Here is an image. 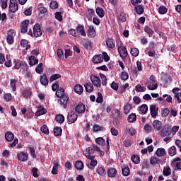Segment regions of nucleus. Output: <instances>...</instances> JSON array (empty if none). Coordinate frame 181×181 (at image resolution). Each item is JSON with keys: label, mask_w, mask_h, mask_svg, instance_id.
<instances>
[{"label": "nucleus", "mask_w": 181, "mask_h": 181, "mask_svg": "<svg viewBox=\"0 0 181 181\" xmlns=\"http://www.w3.org/2000/svg\"><path fill=\"white\" fill-rule=\"evenodd\" d=\"M56 95L60 98L59 101L61 105H63L64 108H66L67 107V103H69V96L64 94V88H60L57 89Z\"/></svg>", "instance_id": "nucleus-1"}, {"label": "nucleus", "mask_w": 181, "mask_h": 181, "mask_svg": "<svg viewBox=\"0 0 181 181\" xmlns=\"http://www.w3.org/2000/svg\"><path fill=\"white\" fill-rule=\"evenodd\" d=\"M42 29L40 28V25L39 23H36L33 27V33H32V30L30 29L28 34L31 36H34V37H40L42 36Z\"/></svg>", "instance_id": "nucleus-2"}, {"label": "nucleus", "mask_w": 181, "mask_h": 181, "mask_svg": "<svg viewBox=\"0 0 181 181\" xmlns=\"http://www.w3.org/2000/svg\"><path fill=\"white\" fill-rule=\"evenodd\" d=\"M149 82L148 83V90H156L158 88V82L156 81V77L155 76L151 75L149 78Z\"/></svg>", "instance_id": "nucleus-3"}, {"label": "nucleus", "mask_w": 181, "mask_h": 181, "mask_svg": "<svg viewBox=\"0 0 181 181\" xmlns=\"http://www.w3.org/2000/svg\"><path fill=\"white\" fill-rule=\"evenodd\" d=\"M90 81L97 88H101V79L95 75L90 76Z\"/></svg>", "instance_id": "nucleus-4"}, {"label": "nucleus", "mask_w": 181, "mask_h": 181, "mask_svg": "<svg viewBox=\"0 0 181 181\" xmlns=\"http://www.w3.org/2000/svg\"><path fill=\"white\" fill-rule=\"evenodd\" d=\"M77 118H78V116L76 112H70L67 117L68 124H74L77 121Z\"/></svg>", "instance_id": "nucleus-5"}, {"label": "nucleus", "mask_w": 181, "mask_h": 181, "mask_svg": "<svg viewBox=\"0 0 181 181\" xmlns=\"http://www.w3.org/2000/svg\"><path fill=\"white\" fill-rule=\"evenodd\" d=\"M117 50L122 59H125V57L128 56V51H127V47H125V46L124 45L119 46L117 48Z\"/></svg>", "instance_id": "nucleus-6"}, {"label": "nucleus", "mask_w": 181, "mask_h": 181, "mask_svg": "<svg viewBox=\"0 0 181 181\" xmlns=\"http://www.w3.org/2000/svg\"><path fill=\"white\" fill-rule=\"evenodd\" d=\"M89 160H90V164H87V166L88 169H91L92 170H94L95 168V166H97L98 162L97 161V159H95V156L89 157Z\"/></svg>", "instance_id": "nucleus-7"}, {"label": "nucleus", "mask_w": 181, "mask_h": 181, "mask_svg": "<svg viewBox=\"0 0 181 181\" xmlns=\"http://www.w3.org/2000/svg\"><path fill=\"white\" fill-rule=\"evenodd\" d=\"M173 93H174V97L175 99H177V103H181V93H180V88H175L173 89Z\"/></svg>", "instance_id": "nucleus-8"}, {"label": "nucleus", "mask_w": 181, "mask_h": 181, "mask_svg": "<svg viewBox=\"0 0 181 181\" xmlns=\"http://www.w3.org/2000/svg\"><path fill=\"white\" fill-rule=\"evenodd\" d=\"M9 9L12 13H15L18 11V3H16V0H10Z\"/></svg>", "instance_id": "nucleus-9"}, {"label": "nucleus", "mask_w": 181, "mask_h": 181, "mask_svg": "<svg viewBox=\"0 0 181 181\" xmlns=\"http://www.w3.org/2000/svg\"><path fill=\"white\" fill-rule=\"evenodd\" d=\"M17 156L18 160H21V162H26V160H28V158H29L28 153L25 152H20Z\"/></svg>", "instance_id": "nucleus-10"}, {"label": "nucleus", "mask_w": 181, "mask_h": 181, "mask_svg": "<svg viewBox=\"0 0 181 181\" xmlns=\"http://www.w3.org/2000/svg\"><path fill=\"white\" fill-rule=\"evenodd\" d=\"M75 111L78 112V114H83L86 112V105H84L83 103H79L78 105H76Z\"/></svg>", "instance_id": "nucleus-11"}, {"label": "nucleus", "mask_w": 181, "mask_h": 181, "mask_svg": "<svg viewBox=\"0 0 181 181\" xmlns=\"http://www.w3.org/2000/svg\"><path fill=\"white\" fill-rule=\"evenodd\" d=\"M158 107L155 105H152L150 106V111H151V115L153 118H156V117L158 115Z\"/></svg>", "instance_id": "nucleus-12"}, {"label": "nucleus", "mask_w": 181, "mask_h": 181, "mask_svg": "<svg viewBox=\"0 0 181 181\" xmlns=\"http://www.w3.org/2000/svg\"><path fill=\"white\" fill-rule=\"evenodd\" d=\"M104 62V57L102 54L95 55L93 57V63L95 64H98V63H102Z\"/></svg>", "instance_id": "nucleus-13"}, {"label": "nucleus", "mask_w": 181, "mask_h": 181, "mask_svg": "<svg viewBox=\"0 0 181 181\" xmlns=\"http://www.w3.org/2000/svg\"><path fill=\"white\" fill-rule=\"evenodd\" d=\"M28 25H29L28 20H25L24 21L22 22L21 27L22 33H26L28 32Z\"/></svg>", "instance_id": "nucleus-14"}, {"label": "nucleus", "mask_w": 181, "mask_h": 181, "mask_svg": "<svg viewBox=\"0 0 181 181\" xmlns=\"http://www.w3.org/2000/svg\"><path fill=\"white\" fill-rule=\"evenodd\" d=\"M153 127L156 131H160V129H162V122L159 120H154L153 122Z\"/></svg>", "instance_id": "nucleus-15"}, {"label": "nucleus", "mask_w": 181, "mask_h": 181, "mask_svg": "<svg viewBox=\"0 0 181 181\" xmlns=\"http://www.w3.org/2000/svg\"><path fill=\"white\" fill-rule=\"evenodd\" d=\"M40 81L42 86H47L49 84V80L47 79V76H46L45 74L40 76Z\"/></svg>", "instance_id": "nucleus-16"}, {"label": "nucleus", "mask_w": 181, "mask_h": 181, "mask_svg": "<svg viewBox=\"0 0 181 181\" xmlns=\"http://www.w3.org/2000/svg\"><path fill=\"white\" fill-rule=\"evenodd\" d=\"M38 12H39V16L42 18L40 15H45L47 12V8L45 6H43L42 4L38 5L37 6Z\"/></svg>", "instance_id": "nucleus-17"}, {"label": "nucleus", "mask_w": 181, "mask_h": 181, "mask_svg": "<svg viewBox=\"0 0 181 181\" xmlns=\"http://www.w3.org/2000/svg\"><path fill=\"white\" fill-rule=\"evenodd\" d=\"M106 45L109 49H114L115 47V40L112 38H109L106 40Z\"/></svg>", "instance_id": "nucleus-18"}, {"label": "nucleus", "mask_w": 181, "mask_h": 181, "mask_svg": "<svg viewBox=\"0 0 181 181\" xmlns=\"http://www.w3.org/2000/svg\"><path fill=\"white\" fill-rule=\"evenodd\" d=\"M88 37L90 39L93 37H95V30H94V27L90 26L88 30Z\"/></svg>", "instance_id": "nucleus-19"}, {"label": "nucleus", "mask_w": 181, "mask_h": 181, "mask_svg": "<svg viewBox=\"0 0 181 181\" xmlns=\"http://www.w3.org/2000/svg\"><path fill=\"white\" fill-rule=\"evenodd\" d=\"M156 155L158 157V158H162V156H165V155H166V151L165 150V148H158L156 153Z\"/></svg>", "instance_id": "nucleus-20"}, {"label": "nucleus", "mask_w": 181, "mask_h": 181, "mask_svg": "<svg viewBox=\"0 0 181 181\" xmlns=\"http://www.w3.org/2000/svg\"><path fill=\"white\" fill-rule=\"evenodd\" d=\"M47 110L42 107H38L37 110L35 112L36 117H40V115H43L46 114Z\"/></svg>", "instance_id": "nucleus-21"}, {"label": "nucleus", "mask_w": 181, "mask_h": 181, "mask_svg": "<svg viewBox=\"0 0 181 181\" xmlns=\"http://www.w3.org/2000/svg\"><path fill=\"white\" fill-rule=\"evenodd\" d=\"M59 169V160L54 161V165L52 168V175H57Z\"/></svg>", "instance_id": "nucleus-22"}, {"label": "nucleus", "mask_w": 181, "mask_h": 181, "mask_svg": "<svg viewBox=\"0 0 181 181\" xmlns=\"http://www.w3.org/2000/svg\"><path fill=\"white\" fill-rule=\"evenodd\" d=\"M107 175L109 177H115V175H117V170L114 168H110L107 170Z\"/></svg>", "instance_id": "nucleus-23"}, {"label": "nucleus", "mask_w": 181, "mask_h": 181, "mask_svg": "<svg viewBox=\"0 0 181 181\" xmlns=\"http://www.w3.org/2000/svg\"><path fill=\"white\" fill-rule=\"evenodd\" d=\"M29 64L30 66H35V64H37L39 63V60L36 59L35 56L29 57Z\"/></svg>", "instance_id": "nucleus-24"}, {"label": "nucleus", "mask_w": 181, "mask_h": 181, "mask_svg": "<svg viewBox=\"0 0 181 181\" xmlns=\"http://www.w3.org/2000/svg\"><path fill=\"white\" fill-rule=\"evenodd\" d=\"M96 172L100 176H105V175H107V170L103 167H98Z\"/></svg>", "instance_id": "nucleus-25"}, {"label": "nucleus", "mask_w": 181, "mask_h": 181, "mask_svg": "<svg viewBox=\"0 0 181 181\" xmlns=\"http://www.w3.org/2000/svg\"><path fill=\"white\" fill-rule=\"evenodd\" d=\"M131 110H132V104L126 103L124 106V114H129V112H131Z\"/></svg>", "instance_id": "nucleus-26"}, {"label": "nucleus", "mask_w": 181, "mask_h": 181, "mask_svg": "<svg viewBox=\"0 0 181 181\" xmlns=\"http://www.w3.org/2000/svg\"><path fill=\"white\" fill-rule=\"evenodd\" d=\"M5 138L6 139V141H8V142H11V141H13V138H15V136H13V134H12V132H7L5 134Z\"/></svg>", "instance_id": "nucleus-27"}, {"label": "nucleus", "mask_w": 181, "mask_h": 181, "mask_svg": "<svg viewBox=\"0 0 181 181\" xmlns=\"http://www.w3.org/2000/svg\"><path fill=\"white\" fill-rule=\"evenodd\" d=\"M74 90L76 94H83V86L80 84H77L74 86Z\"/></svg>", "instance_id": "nucleus-28"}, {"label": "nucleus", "mask_w": 181, "mask_h": 181, "mask_svg": "<svg viewBox=\"0 0 181 181\" xmlns=\"http://www.w3.org/2000/svg\"><path fill=\"white\" fill-rule=\"evenodd\" d=\"M163 176H170L172 175V170L170 167H164L163 170Z\"/></svg>", "instance_id": "nucleus-29"}, {"label": "nucleus", "mask_w": 181, "mask_h": 181, "mask_svg": "<svg viewBox=\"0 0 181 181\" xmlns=\"http://www.w3.org/2000/svg\"><path fill=\"white\" fill-rule=\"evenodd\" d=\"M161 160L156 157H151L150 159L151 165H160Z\"/></svg>", "instance_id": "nucleus-30"}, {"label": "nucleus", "mask_w": 181, "mask_h": 181, "mask_svg": "<svg viewBox=\"0 0 181 181\" xmlns=\"http://www.w3.org/2000/svg\"><path fill=\"white\" fill-rule=\"evenodd\" d=\"M139 110L140 112L144 115L148 112V105L143 104L139 107Z\"/></svg>", "instance_id": "nucleus-31"}, {"label": "nucleus", "mask_w": 181, "mask_h": 181, "mask_svg": "<svg viewBox=\"0 0 181 181\" xmlns=\"http://www.w3.org/2000/svg\"><path fill=\"white\" fill-rule=\"evenodd\" d=\"M76 30H77V32L81 33V36H87V34L86 33V30H84V26H83V25L77 26Z\"/></svg>", "instance_id": "nucleus-32"}, {"label": "nucleus", "mask_w": 181, "mask_h": 181, "mask_svg": "<svg viewBox=\"0 0 181 181\" xmlns=\"http://www.w3.org/2000/svg\"><path fill=\"white\" fill-rule=\"evenodd\" d=\"M86 91H87V93H91V91H93V90H94V86H93V84H91V83H86L84 85Z\"/></svg>", "instance_id": "nucleus-33"}, {"label": "nucleus", "mask_w": 181, "mask_h": 181, "mask_svg": "<svg viewBox=\"0 0 181 181\" xmlns=\"http://www.w3.org/2000/svg\"><path fill=\"white\" fill-rule=\"evenodd\" d=\"M93 151V148H91L90 147H88L84 153L86 158H87L88 159L90 157L94 156H91Z\"/></svg>", "instance_id": "nucleus-34"}, {"label": "nucleus", "mask_w": 181, "mask_h": 181, "mask_svg": "<svg viewBox=\"0 0 181 181\" xmlns=\"http://www.w3.org/2000/svg\"><path fill=\"white\" fill-rule=\"evenodd\" d=\"M55 121L59 124H63L64 122V116L63 115H57L55 117Z\"/></svg>", "instance_id": "nucleus-35"}, {"label": "nucleus", "mask_w": 181, "mask_h": 181, "mask_svg": "<svg viewBox=\"0 0 181 181\" xmlns=\"http://www.w3.org/2000/svg\"><path fill=\"white\" fill-rule=\"evenodd\" d=\"M134 9L137 15H142V13H144V7L142 6V5L136 6V7H134Z\"/></svg>", "instance_id": "nucleus-36"}, {"label": "nucleus", "mask_w": 181, "mask_h": 181, "mask_svg": "<svg viewBox=\"0 0 181 181\" xmlns=\"http://www.w3.org/2000/svg\"><path fill=\"white\" fill-rule=\"evenodd\" d=\"M135 90L136 91V93H144L145 91H146V88H145V86H142L139 84L136 86Z\"/></svg>", "instance_id": "nucleus-37"}, {"label": "nucleus", "mask_w": 181, "mask_h": 181, "mask_svg": "<svg viewBox=\"0 0 181 181\" xmlns=\"http://www.w3.org/2000/svg\"><path fill=\"white\" fill-rule=\"evenodd\" d=\"M75 168H76L78 170H81L84 168V164L81 160H78L75 163Z\"/></svg>", "instance_id": "nucleus-38"}, {"label": "nucleus", "mask_w": 181, "mask_h": 181, "mask_svg": "<svg viewBox=\"0 0 181 181\" xmlns=\"http://www.w3.org/2000/svg\"><path fill=\"white\" fill-rule=\"evenodd\" d=\"M95 142L100 146H104L105 145V140L103 139V137H98L95 139Z\"/></svg>", "instance_id": "nucleus-39"}, {"label": "nucleus", "mask_w": 181, "mask_h": 181, "mask_svg": "<svg viewBox=\"0 0 181 181\" xmlns=\"http://www.w3.org/2000/svg\"><path fill=\"white\" fill-rule=\"evenodd\" d=\"M126 132L127 134H129V135H131L132 136L133 135H135L136 134V130L134 129L133 127H127L126 128Z\"/></svg>", "instance_id": "nucleus-40"}, {"label": "nucleus", "mask_w": 181, "mask_h": 181, "mask_svg": "<svg viewBox=\"0 0 181 181\" xmlns=\"http://www.w3.org/2000/svg\"><path fill=\"white\" fill-rule=\"evenodd\" d=\"M62 130L61 127H57L54 129V135L55 136H60V135H62Z\"/></svg>", "instance_id": "nucleus-41"}, {"label": "nucleus", "mask_w": 181, "mask_h": 181, "mask_svg": "<svg viewBox=\"0 0 181 181\" xmlns=\"http://www.w3.org/2000/svg\"><path fill=\"white\" fill-rule=\"evenodd\" d=\"M129 122H135L136 121V115L133 113L129 115L127 117Z\"/></svg>", "instance_id": "nucleus-42"}, {"label": "nucleus", "mask_w": 181, "mask_h": 181, "mask_svg": "<svg viewBox=\"0 0 181 181\" xmlns=\"http://www.w3.org/2000/svg\"><path fill=\"white\" fill-rule=\"evenodd\" d=\"M82 45L86 49H88V47H91V42L88 40L84 39L82 40Z\"/></svg>", "instance_id": "nucleus-43"}, {"label": "nucleus", "mask_w": 181, "mask_h": 181, "mask_svg": "<svg viewBox=\"0 0 181 181\" xmlns=\"http://www.w3.org/2000/svg\"><path fill=\"white\" fill-rule=\"evenodd\" d=\"M131 54L133 55L134 57H138V56L139 55V49L135 47L132 48Z\"/></svg>", "instance_id": "nucleus-44"}, {"label": "nucleus", "mask_w": 181, "mask_h": 181, "mask_svg": "<svg viewBox=\"0 0 181 181\" xmlns=\"http://www.w3.org/2000/svg\"><path fill=\"white\" fill-rule=\"evenodd\" d=\"M35 71L38 74H42V73H43V64L42 63H40L38 64V66L35 69Z\"/></svg>", "instance_id": "nucleus-45"}, {"label": "nucleus", "mask_w": 181, "mask_h": 181, "mask_svg": "<svg viewBox=\"0 0 181 181\" xmlns=\"http://www.w3.org/2000/svg\"><path fill=\"white\" fill-rule=\"evenodd\" d=\"M93 150L96 151V152H98V153H99V155H100V156H104V155H105L104 151H101V149H100V148L97 145L93 146Z\"/></svg>", "instance_id": "nucleus-46"}, {"label": "nucleus", "mask_w": 181, "mask_h": 181, "mask_svg": "<svg viewBox=\"0 0 181 181\" xmlns=\"http://www.w3.org/2000/svg\"><path fill=\"white\" fill-rule=\"evenodd\" d=\"M96 13L99 16V18H104V10L100 7L96 8Z\"/></svg>", "instance_id": "nucleus-47"}, {"label": "nucleus", "mask_w": 181, "mask_h": 181, "mask_svg": "<svg viewBox=\"0 0 181 181\" xmlns=\"http://www.w3.org/2000/svg\"><path fill=\"white\" fill-rule=\"evenodd\" d=\"M144 32L148 35L149 37H151V36L153 35V30H151V28L148 26L144 28Z\"/></svg>", "instance_id": "nucleus-48"}, {"label": "nucleus", "mask_w": 181, "mask_h": 181, "mask_svg": "<svg viewBox=\"0 0 181 181\" xmlns=\"http://www.w3.org/2000/svg\"><path fill=\"white\" fill-rule=\"evenodd\" d=\"M41 132H43V134H46V135H49V128H47V126L46 124H44L41 127Z\"/></svg>", "instance_id": "nucleus-49"}, {"label": "nucleus", "mask_w": 181, "mask_h": 181, "mask_svg": "<svg viewBox=\"0 0 181 181\" xmlns=\"http://www.w3.org/2000/svg\"><path fill=\"white\" fill-rule=\"evenodd\" d=\"M62 78V75L55 74L50 76L49 81L51 82L54 81L55 80H57L58 78Z\"/></svg>", "instance_id": "nucleus-50"}, {"label": "nucleus", "mask_w": 181, "mask_h": 181, "mask_svg": "<svg viewBox=\"0 0 181 181\" xmlns=\"http://www.w3.org/2000/svg\"><path fill=\"white\" fill-rule=\"evenodd\" d=\"M169 155L170 156H175L176 155V147L171 146L169 149Z\"/></svg>", "instance_id": "nucleus-51"}, {"label": "nucleus", "mask_w": 181, "mask_h": 181, "mask_svg": "<svg viewBox=\"0 0 181 181\" xmlns=\"http://www.w3.org/2000/svg\"><path fill=\"white\" fill-rule=\"evenodd\" d=\"M119 21L120 22H127V14L125 13H121L119 16Z\"/></svg>", "instance_id": "nucleus-52"}, {"label": "nucleus", "mask_w": 181, "mask_h": 181, "mask_svg": "<svg viewBox=\"0 0 181 181\" xmlns=\"http://www.w3.org/2000/svg\"><path fill=\"white\" fill-rule=\"evenodd\" d=\"M158 12L160 15H165L168 12V8L165 6H160L158 8Z\"/></svg>", "instance_id": "nucleus-53"}, {"label": "nucleus", "mask_w": 181, "mask_h": 181, "mask_svg": "<svg viewBox=\"0 0 181 181\" xmlns=\"http://www.w3.org/2000/svg\"><path fill=\"white\" fill-rule=\"evenodd\" d=\"M23 95L25 98H30L32 95V92L30 90H23Z\"/></svg>", "instance_id": "nucleus-54"}, {"label": "nucleus", "mask_w": 181, "mask_h": 181, "mask_svg": "<svg viewBox=\"0 0 181 181\" xmlns=\"http://www.w3.org/2000/svg\"><path fill=\"white\" fill-rule=\"evenodd\" d=\"M122 172L124 176H129V168L128 166L124 167V168H122Z\"/></svg>", "instance_id": "nucleus-55"}, {"label": "nucleus", "mask_w": 181, "mask_h": 181, "mask_svg": "<svg viewBox=\"0 0 181 181\" xmlns=\"http://www.w3.org/2000/svg\"><path fill=\"white\" fill-rule=\"evenodd\" d=\"M51 9H57L59 8V4L57 1H52L49 5Z\"/></svg>", "instance_id": "nucleus-56"}, {"label": "nucleus", "mask_w": 181, "mask_h": 181, "mask_svg": "<svg viewBox=\"0 0 181 181\" xmlns=\"http://www.w3.org/2000/svg\"><path fill=\"white\" fill-rule=\"evenodd\" d=\"M94 132H98V131H103V127L95 124L93 127Z\"/></svg>", "instance_id": "nucleus-57"}, {"label": "nucleus", "mask_w": 181, "mask_h": 181, "mask_svg": "<svg viewBox=\"0 0 181 181\" xmlns=\"http://www.w3.org/2000/svg\"><path fill=\"white\" fill-rule=\"evenodd\" d=\"M10 83H11V87L12 88L13 91H16V80L11 79Z\"/></svg>", "instance_id": "nucleus-58"}, {"label": "nucleus", "mask_w": 181, "mask_h": 181, "mask_svg": "<svg viewBox=\"0 0 181 181\" xmlns=\"http://www.w3.org/2000/svg\"><path fill=\"white\" fill-rule=\"evenodd\" d=\"M132 160L134 163L138 165L139 163V156L135 155L132 156Z\"/></svg>", "instance_id": "nucleus-59"}, {"label": "nucleus", "mask_w": 181, "mask_h": 181, "mask_svg": "<svg viewBox=\"0 0 181 181\" xmlns=\"http://www.w3.org/2000/svg\"><path fill=\"white\" fill-rule=\"evenodd\" d=\"M103 94L101 93H98V98H96V103L98 104H100V103H103Z\"/></svg>", "instance_id": "nucleus-60"}, {"label": "nucleus", "mask_w": 181, "mask_h": 181, "mask_svg": "<svg viewBox=\"0 0 181 181\" xmlns=\"http://www.w3.org/2000/svg\"><path fill=\"white\" fill-rule=\"evenodd\" d=\"M142 0H131V4L134 7L139 6Z\"/></svg>", "instance_id": "nucleus-61"}, {"label": "nucleus", "mask_w": 181, "mask_h": 181, "mask_svg": "<svg viewBox=\"0 0 181 181\" xmlns=\"http://www.w3.org/2000/svg\"><path fill=\"white\" fill-rule=\"evenodd\" d=\"M55 18L57 21H59V22H62V21H63V16H62V13L56 12L55 13Z\"/></svg>", "instance_id": "nucleus-62"}, {"label": "nucleus", "mask_w": 181, "mask_h": 181, "mask_svg": "<svg viewBox=\"0 0 181 181\" xmlns=\"http://www.w3.org/2000/svg\"><path fill=\"white\" fill-rule=\"evenodd\" d=\"M22 64H23V61H17L15 64L14 67L16 69V70H19V69H21V67L22 66Z\"/></svg>", "instance_id": "nucleus-63"}, {"label": "nucleus", "mask_w": 181, "mask_h": 181, "mask_svg": "<svg viewBox=\"0 0 181 181\" xmlns=\"http://www.w3.org/2000/svg\"><path fill=\"white\" fill-rule=\"evenodd\" d=\"M100 78L102 79L103 86H107V77L104 74H100Z\"/></svg>", "instance_id": "nucleus-64"}]
</instances>
